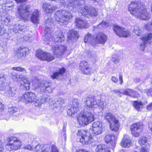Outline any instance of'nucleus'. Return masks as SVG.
Instances as JSON below:
<instances>
[{
    "instance_id": "nucleus-1",
    "label": "nucleus",
    "mask_w": 152,
    "mask_h": 152,
    "mask_svg": "<svg viewBox=\"0 0 152 152\" xmlns=\"http://www.w3.org/2000/svg\"><path fill=\"white\" fill-rule=\"evenodd\" d=\"M128 8L131 14L140 19L148 20L151 17L146 6L144 4L139 3L138 1L131 2Z\"/></svg>"
},
{
    "instance_id": "nucleus-2",
    "label": "nucleus",
    "mask_w": 152,
    "mask_h": 152,
    "mask_svg": "<svg viewBox=\"0 0 152 152\" xmlns=\"http://www.w3.org/2000/svg\"><path fill=\"white\" fill-rule=\"evenodd\" d=\"M115 132V134H106L104 137L105 142L108 144L109 147L105 145H98L95 149V152H111L110 148H114L115 146V141L119 135V130Z\"/></svg>"
},
{
    "instance_id": "nucleus-3",
    "label": "nucleus",
    "mask_w": 152,
    "mask_h": 152,
    "mask_svg": "<svg viewBox=\"0 0 152 152\" xmlns=\"http://www.w3.org/2000/svg\"><path fill=\"white\" fill-rule=\"evenodd\" d=\"M78 123L81 125H86L94 121V115L91 112L83 110L77 118Z\"/></svg>"
},
{
    "instance_id": "nucleus-4",
    "label": "nucleus",
    "mask_w": 152,
    "mask_h": 152,
    "mask_svg": "<svg viewBox=\"0 0 152 152\" xmlns=\"http://www.w3.org/2000/svg\"><path fill=\"white\" fill-rule=\"evenodd\" d=\"M104 118L109 124L110 128L111 131L117 132L119 130V121L113 113L111 112L106 113L104 115Z\"/></svg>"
},
{
    "instance_id": "nucleus-5",
    "label": "nucleus",
    "mask_w": 152,
    "mask_h": 152,
    "mask_svg": "<svg viewBox=\"0 0 152 152\" xmlns=\"http://www.w3.org/2000/svg\"><path fill=\"white\" fill-rule=\"evenodd\" d=\"M56 20L60 24H66L72 18L71 14L65 10H57L55 14Z\"/></svg>"
},
{
    "instance_id": "nucleus-6",
    "label": "nucleus",
    "mask_w": 152,
    "mask_h": 152,
    "mask_svg": "<svg viewBox=\"0 0 152 152\" xmlns=\"http://www.w3.org/2000/svg\"><path fill=\"white\" fill-rule=\"evenodd\" d=\"M77 135L80 142L83 144H91L95 141L91 134L87 130L83 129L78 130Z\"/></svg>"
},
{
    "instance_id": "nucleus-7",
    "label": "nucleus",
    "mask_w": 152,
    "mask_h": 152,
    "mask_svg": "<svg viewBox=\"0 0 152 152\" xmlns=\"http://www.w3.org/2000/svg\"><path fill=\"white\" fill-rule=\"evenodd\" d=\"M144 124L140 122L133 123L130 126V130L133 136L137 137L143 133L144 129Z\"/></svg>"
},
{
    "instance_id": "nucleus-8",
    "label": "nucleus",
    "mask_w": 152,
    "mask_h": 152,
    "mask_svg": "<svg viewBox=\"0 0 152 152\" xmlns=\"http://www.w3.org/2000/svg\"><path fill=\"white\" fill-rule=\"evenodd\" d=\"M6 146L8 150H17L20 148L22 145L21 141L16 137L8 138Z\"/></svg>"
},
{
    "instance_id": "nucleus-9",
    "label": "nucleus",
    "mask_w": 152,
    "mask_h": 152,
    "mask_svg": "<svg viewBox=\"0 0 152 152\" xmlns=\"http://www.w3.org/2000/svg\"><path fill=\"white\" fill-rule=\"evenodd\" d=\"M45 37L47 39L49 42L52 40V34L53 31V22L50 17H48L45 20Z\"/></svg>"
},
{
    "instance_id": "nucleus-10",
    "label": "nucleus",
    "mask_w": 152,
    "mask_h": 152,
    "mask_svg": "<svg viewBox=\"0 0 152 152\" xmlns=\"http://www.w3.org/2000/svg\"><path fill=\"white\" fill-rule=\"evenodd\" d=\"M36 81L38 82V85L37 87L39 88L42 94H43L44 92L51 93L52 92L53 88L51 87L50 84L48 82L43 81L39 83L38 80L35 78V80L33 81V83Z\"/></svg>"
},
{
    "instance_id": "nucleus-11",
    "label": "nucleus",
    "mask_w": 152,
    "mask_h": 152,
    "mask_svg": "<svg viewBox=\"0 0 152 152\" xmlns=\"http://www.w3.org/2000/svg\"><path fill=\"white\" fill-rule=\"evenodd\" d=\"M17 12L21 18L26 20L29 19L30 15L28 7L25 5L19 6Z\"/></svg>"
},
{
    "instance_id": "nucleus-12",
    "label": "nucleus",
    "mask_w": 152,
    "mask_h": 152,
    "mask_svg": "<svg viewBox=\"0 0 152 152\" xmlns=\"http://www.w3.org/2000/svg\"><path fill=\"white\" fill-rule=\"evenodd\" d=\"M113 29L115 34L120 37L126 38L131 34L130 32L128 30L117 25H114Z\"/></svg>"
},
{
    "instance_id": "nucleus-13",
    "label": "nucleus",
    "mask_w": 152,
    "mask_h": 152,
    "mask_svg": "<svg viewBox=\"0 0 152 152\" xmlns=\"http://www.w3.org/2000/svg\"><path fill=\"white\" fill-rule=\"evenodd\" d=\"M36 55L39 59L42 61L49 62L54 59V56L50 53L40 50L37 51Z\"/></svg>"
},
{
    "instance_id": "nucleus-14",
    "label": "nucleus",
    "mask_w": 152,
    "mask_h": 152,
    "mask_svg": "<svg viewBox=\"0 0 152 152\" xmlns=\"http://www.w3.org/2000/svg\"><path fill=\"white\" fill-rule=\"evenodd\" d=\"M79 69L81 73L84 75H89L93 73L91 68L87 62L83 61L79 64Z\"/></svg>"
},
{
    "instance_id": "nucleus-15",
    "label": "nucleus",
    "mask_w": 152,
    "mask_h": 152,
    "mask_svg": "<svg viewBox=\"0 0 152 152\" xmlns=\"http://www.w3.org/2000/svg\"><path fill=\"white\" fill-rule=\"evenodd\" d=\"M36 152H58L56 147L53 145L52 147L48 145H38L35 147Z\"/></svg>"
},
{
    "instance_id": "nucleus-16",
    "label": "nucleus",
    "mask_w": 152,
    "mask_h": 152,
    "mask_svg": "<svg viewBox=\"0 0 152 152\" xmlns=\"http://www.w3.org/2000/svg\"><path fill=\"white\" fill-rule=\"evenodd\" d=\"M35 94L32 92H28L24 94L22 96L19 98V100L25 102H34L36 99Z\"/></svg>"
},
{
    "instance_id": "nucleus-17",
    "label": "nucleus",
    "mask_w": 152,
    "mask_h": 152,
    "mask_svg": "<svg viewBox=\"0 0 152 152\" xmlns=\"http://www.w3.org/2000/svg\"><path fill=\"white\" fill-rule=\"evenodd\" d=\"M93 133L95 136L101 134L103 132V127L102 123L99 121L94 122L92 125Z\"/></svg>"
},
{
    "instance_id": "nucleus-18",
    "label": "nucleus",
    "mask_w": 152,
    "mask_h": 152,
    "mask_svg": "<svg viewBox=\"0 0 152 152\" xmlns=\"http://www.w3.org/2000/svg\"><path fill=\"white\" fill-rule=\"evenodd\" d=\"M53 52L55 55L57 56L62 55L65 52L67 48V47L64 45H59L58 46H52Z\"/></svg>"
},
{
    "instance_id": "nucleus-19",
    "label": "nucleus",
    "mask_w": 152,
    "mask_h": 152,
    "mask_svg": "<svg viewBox=\"0 0 152 152\" xmlns=\"http://www.w3.org/2000/svg\"><path fill=\"white\" fill-rule=\"evenodd\" d=\"M25 26L20 25L18 24H16L13 26H10L8 30V33H17L19 31H24L23 30L25 28Z\"/></svg>"
},
{
    "instance_id": "nucleus-20",
    "label": "nucleus",
    "mask_w": 152,
    "mask_h": 152,
    "mask_svg": "<svg viewBox=\"0 0 152 152\" xmlns=\"http://www.w3.org/2000/svg\"><path fill=\"white\" fill-rule=\"evenodd\" d=\"M95 39L98 40L97 44H104L107 40V36L102 32H99Z\"/></svg>"
},
{
    "instance_id": "nucleus-21",
    "label": "nucleus",
    "mask_w": 152,
    "mask_h": 152,
    "mask_svg": "<svg viewBox=\"0 0 152 152\" xmlns=\"http://www.w3.org/2000/svg\"><path fill=\"white\" fill-rule=\"evenodd\" d=\"M122 94L134 98H137L138 96H140L138 92L129 88L124 90Z\"/></svg>"
},
{
    "instance_id": "nucleus-22",
    "label": "nucleus",
    "mask_w": 152,
    "mask_h": 152,
    "mask_svg": "<svg viewBox=\"0 0 152 152\" xmlns=\"http://www.w3.org/2000/svg\"><path fill=\"white\" fill-rule=\"evenodd\" d=\"M132 143V141L129 137L127 135H124L123 138L121 142V145L124 148L129 147Z\"/></svg>"
},
{
    "instance_id": "nucleus-23",
    "label": "nucleus",
    "mask_w": 152,
    "mask_h": 152,
    "mask_svg": "<svg viewBox=\"0 0 152 152\" xmlns=\"http://www.w3.org/2000/svg\"><path fill=\"white\" fill-rule=\"evenodd\" d=\"M28 48L26 47L19 48L16 52V55L19 58L24 57L28 51Z\"/></svg>"
},
{
    "instance_id": "nucleus-24",
    "label": "nucleus",
    "mask_w": 152,
    "mask_h": 152,
    "mask_svg": "<svg viewBox=\"0 0 152 152\" xmlns=\"http://www.w3.org/2000/svg\"><path fill=\"white\" fill-rule=\"evenodd\" d=\"M53 37H54V41H53V39H52L53 44L57 42L58 43L62 42L64 40V35L60 31H57Z\"/></svg>"
},
{
    "instance_id": "nucleus-25",
    "label": "nucleus",
    "mask_w": 152,
    "mask_h": 152,
    "mask_svg": "<svg viewBox=\"0 0 152 152\" xmlns=\"http://www.w3.org/2000/svg\"><path fill=\"white\" fill-rule=\"evenodd\" d=\"M87 106L91 108H95L97 103L94 97H88L86 101Z\"/></svg>"
},
{
    "instance_id": "nucleus-26",
    "label": "nucleus",
    "mask_w": 152,
    "mask_h": 152,
    "mask_svg": "<svg viewBox=\"0 0 152 152\" xmlns=\"http://www.w3.org/2000/svg\"><path fill=\"white\" fill-rule=\"evenodd\" d=\"M140 39L143 42V45L145 46L146 44H151L152 40V33L145 34L144 35L140 38Z\"/></svg>"
},
{
    "instance_id": "nucleus-27",
    "label": "nucleus",
    "mask_w": 152,
    "mask_h": 152,
    "mask_svg": "<svg viewBox=\"0 0 152 152\" xmlns=\"http://www.w3.org/2000/svg\"><path fill=\"white\" fill-rule=\"evenodd\" d=\"M39 12L37 10H35L32 13L31 20L34 23L38 24L39 22Z\"/></svg>"
},
{
    "instance_id": "nucleus-28",
    "label": "nucleus",
    "mask_w": 152,
    "mask_h": 152,
    "mask_svg": "<svg viewBox=\"0 0 152 152\" xmlns=\"http://www.w3.org/2000/svg\"><path fill=\"white\" fill-rule=\"evenodd\" d=\"M56 6L46 2L43 4L42 7L43 10L47 13L52 12L56 9Z\"/></svg>"
},
{
    "instance_id": "nucleus-29",
    "label": "nucleus",
    "mask_w": 152,
    "mask_h": 152,
    "mask_svg": "<svg viewBox=\"0 0 152 152\" xmlns=\"http://www.w3.org/2000/svg\"><path fill=\"white\" fill-rule=\"evenodd\" d=\"M76 110V103L75 101L74 100L73 101L72 105L71 108L68 109L67 110V113L71 116L75 117V111Z\"/></svg>"
},
{
    "instance_id": "nucleus-30",
    "label": "nucleus",
    "mask_w": 152,
    "mask_h": 152,
    "mask_svg": "<svg viewBox=\"0 0 152 152\" xmlns=\"http://www.w3.org/2000/svg\"><path fill=\"white\" fill-rule=\"evenodd\" d=\"M76 110V103L75 101L74 100L73 101L72 105L71 108L68 109L67 110V113L71 116L75 117V111Z\"/></svg>"
},
{
    "instance_id": "nucleus-31",
    "label": "nucleus",
    "mask_w": 152,
    "mask_h": 152,
    "mask_svg": "<svg viewBox=\"0 0 152 152\" xmlns=\"http://www.w3.org/2000/svg\"><path fill=\"white\" fill-rule=\"evenodd\" d=\"M66 69L63 67L59 69L58 72L54 73L52 75H51L53 79H59V77L62 76L63 74L65 72Z\"/></svg>"
},
{
    "instance_id": "nucleus-32",
    "label": "nucleus",
    "mask_w": 152,
    "mask_h": 152,
    "mask_svg": "<svg viewBox=\"0 0 152 152\" xmlns=\"http://www.w3.org/2000/svg\"><path fill=\"white\" fill-rule=\"evenodd\" d=\"M88 27L86 22L82 19H77V27L81 29L86 28Z\"/></svg>"
},
{
    "instance_id": "nucleus-33",
    "label": "nucleus",
    "mask_w": 152,
    "mask_h": 152,
    "mask_svg": "<svg viewBox=\"0 0 152 152\" xmlns=\"http://www.w3.org/2000/svg\"><path fill=\"white\" fill-rule=\"evenodd\" d=\"M76 37V31L72 30L69 32L67 36L68 41L71 43L75 40Z\"/></svg>"
},
{
    "instance_id": "nucleus-34",
    "label": "nucleus",
    "mask_w": 152,
    "mask_h": 152,
    "mask_svg": "<svg viewBox=\"0 0 152 152\" xmlns=\"http://www.w3.org/2000/svg\"><path fill=\"white\" fill-rule=\"evenodd\" d=\"M81 6H82V5H81ZM89 7L87 6L79 7V12L83 16H88L89 15Z\"/></svg>"
},
{
    "instance_id": "nucleus-35",
    "label": "nucleus",
    "mask_w": 152,
    "mask_h": 152,
    "mask_svg": "<svg viewBox=\"0 0 152 152\" xmlns=\"http://www.w3.org/2000/svg\"><path fill=\"white\" fill-rule=\"evenodd\" d=\"M143 104L141 101H138L137 100L133 101V107L137 111H140L143 108Z\"/></svg>"
},
{
    "instance_id": "nucleus-36",
    "label": "nucleus",
    "mask_w": 152,
    "mask_h": 152,
    "mask_svg": "<svg viewBox=\"0 0 152 152\" xmlns=\"http://www.w3.org/2000/svg\"><path fill=\"white\" fill-rule=\"evenodd\" d=\"M11 18V16L7 14L1 15V23L3 24L6 25L10 22Z\"/></svg>"
},
{
    "instance_id": "nucleus-37",
    "label": "nucleus",
    "mask_w": 152,
    "mask_h": 152,
    "mask_svg": "<svg viewBox=\"0 0 152 152\" xmlns=\"http://www.w3.org/2000/svg\"><path fill=\"white\" fill-rule=\"evenodd\" d=\"M11 77L12 79L15 81H20L22 79H25V75H16L15 73L13 72L12 74Z\"/></svg>"
},
{
    "instance_id": "nucleus-38",
    "label": "nucleus",
    "mask_w": 152,
    "mask_h": 152,
    "mask_svg": "<svg viewBox=\"0 0 152 152\" xmlns=\"http://www.w3.org/2000/svg\"><path fill=\"white\" fill-rule=\"evenodd\" d=\"M7 93L9 97H13L15 94L16 89L14 87H10L7 86Z\"/></svg>"
},
{
    "instance_id": "nucleus-39",
    "label": "nucleus",
    "mask_w": 152,
    "mask_h": 152,
    "mask_svg": "<svg viewBox=\"0 0 152 152\" xmlns=\"http://www.w3.org/2000/svg\"><path fill=\"white\" fill-rule=\"evenodd\" d=\"M21 81H23L21 83V85H23L26 90H29L30 88V83L28 80V78L25 76V79H22Z\"/></svg>"
},
{
    "instance_id": "nucleus-40",
    "label": "nucleus",
    "mask_w": 152,
    "mask_h": 152,
    "mask_svg": "<svg viewBox=\"0 0 152 152\" xmlns=\"http://www.w3.org/2000/svg\"><path fill=\"white\" fill-rule=\"evenodd\" d=\"M147 142L148 140L147 137L144 136H142L140 137L138 140V143L141 146L146 145Z\"/></svg>"
},
{
    "instance_id": "nucleus-41",
    "label": "nucleus",
    "mask_w": 152,
    "mask_h": 152,
    "mask_svg": "<svg viewBox=\"0 0 152 152\" xmlns=\"http://www.w3.org/2000/svg\"><path fill=\"white\" fill-rule=\"evenodd\" d=\"M88 10L89 15L93 17L96 16L97 15V12L95 8L89 7Z\"/></svg>"
},
{
    "instance_id": "nucleus-42",
    "label": "nucleus",
    "mask_w": 152,
    "mask_h": 152,
    "mask_svg": "<svg viewBox=\"0 0 152 152\" xmlns=\"http://www.w3.org/2000/svg\"><path fill=\"white\" fill-rule=\"evenodd\" d=\"M133 31L135 34L138 36H141L142 33V31L139 26H134Z\"/></svg>"
},
{
    "instance_id": "nucleus-43",
    "label": "nucleus",
    "mask_w": 152,
    "mask_h": 152,
    "mask_svg": "<svg viewBox=\"0 0 152 152\" xmlns=\"http://www.w3.org/2000/svg\"><path fill=\"white\" fill-rule=\"evenodd\" d=\"M6 7L9 8L10 10L13 9V6L14 5V3L10 1H6L3 2Z\"/></svg>"
},
{
    "instance_id": "nucleus-44",
    "label": "nucleus",
    "mask_w": 152,
    "mask_h": 152,
    "mask_svg": "<svg viewBox=\"0 0 152 152\" xmlns=\"http://www.w3.org/2000/svg\"><path fill=\"white\" fill-rule=\"evenodd\" d=\"M42 102H47L50 103L52 101V99H50V96L47 95H44L42 98Z\"/></svg>"
},
{
    "instance_id": "nucleus-45",
    "label": "nucleus",
    "mask_w": 152,
    "mask_h": 152,
    "mask_svg": "<svg viewBox=\"0 0 152 152\" xmlns=\"http://www.w3.org/2000/svg\"><path fill=\"white\" fill-rule=\"evenodd\" d=\"M12 69L13 70L19 72H24L25 73L26 72V70L24 68L20 66L13 67Z\"/></svg>"
},
{
    "instance_id": "nucleus-46",
    "label": "nucleus",
    "mask_w": 152,
    "mask_h": 152,
    "mask_svg": "<svg viewBox=\"0 0 152 152\" xmlns=\"http://www.w3.org/2000/svg\"><path fill=\"white\" fill-rule=\"evenodd\" d=\"M18 110V108L14 106L10 107L8 109V111L11 114H13L15 113Z\"/></svg>"
},
{
    "instance_id": "nucleus-47",
    "label": "nucleus",
    "mask_w": 152,
    "mask_h": 152,
    "mask_svg": "<svg viewBox=\"0 0 152 152\" xmlns=\"http://www.w3.org/2000/svg\"><path fill=\"white\" fill-rule=\"evenodd\" d=\"M92 38V36L90 34H88L86 35L84 38V41L85 43H87Z\"/></svg>"
},
{
    "instance_id": "nucleus-48",
    "label": "nucleus",
    "mask_w": 152,
    "mask_h": 152,
    "mask_svg": "<svg viewBox=\"0 0 152 152\" xmlns=\"http://www.w3.org/2000/svg\"><path fill=\"white\" fill-rule=\"evenodd\" d=\"M1 23L0 21V35L3 34L6 32V29L3 27V26L1 25Z\"/></svg>"
},
{
    "instance_id": "nucleus-49",
    "label": "nucleus",
    "mask_w": 152,
    "mask_h": 152,
    "mask_svg": "<svg viewBox=\"0 0 152 152\" xmlns=\"http://www.w3.org/2000/svg\"><path fill=\"white\" fill-rule=\"evenodd\" d=\"M35 105L36 106H39L41 105L42 104L43 102H42V98L40 100V99H35Z\"/></svg>"
},
{
    "instance_id": "nucleus-50",
    "label": "nucleus",
    "mask_w": 152,
    "mask_h": 152,
    "mask_svg": "<svg viewBox=\"0 0 152 152\" xmlns=\"http://www.w3.org/2000/svg\"><path fill=\"white\" fill-rule=\"evenodd\" d=\"M146 109L149 111L152 110V102L146 106Z\"/></svg>"
},
{
    "instance_id": "nucleus-51",
    "label": "nucleus",
    "mask_w": 152,
    "mask_h": 152,
    "mask_svg": "<svg viewBox=\"0 0 152 152\" xmlns=\"http://www.w3.org/2000/svg\"><path fill=\"white\" fill-rule=\"evenodd\" d=\"M112 61L114 63L116 64L119 62V59L118 57H113L112 58Z\"/></svg>"
},
{
    "instance_id": "nucleus-52",
    "label": "nucleus",
    "mask_w": 152,
    "mask_h": 152,
    "mask_svg": "<svg viewBox=\"0 0 152 152\" xmlns=\"http://www.w3.org/2000/svg\"><path fill=\"white\" fill-rule=\"evenodd\" d=\"M111 80L114 83H117L118 81V78L115 76H113L111 77Z\"/></svg>"
},
{
    "instance_id": "nucleus-53",
    "label": "nucleus",
    "mask_w": 152,
    "mask_h": 152,
    "mask_svg": "<svg viewBox=\"0 0 152 152\" xmlns=\"http://www.w3.org/2000/svg\"><path fill=\"white\" fill-rule=\"evenodd\" d=\"M101 24L102 25V27H108V23L106 21H102L101 22L99 23V24L100 25Z\"/></svg>"
},
{
    "instance_id": "nucleus-54",
    "label": "nucleus",
    "mask_w": 152,
    "mask_h": 152,
    "mask_svg": "<svg viewBox=\"0 0 152 152\" xmlns=\"http://www.w3.org/2000/svg\"><path fill=\"white\" fill-rule=\"evenodd\" d=\"M74 1L72 2H70L69 4V6H72L73 8H75V1L76 0H73Z\"/></svg>"
},
{
    "instance_id": "nucleus-55",
    "label": "nucleus",
    "mask_w": 152,
    "mask_h": 152,
    "mask_svg": "<svg viewBox=\"0 0 152 152\" xmlns=\"http://www.w3.org/2000/svg\"><path fill=\"white\" fill-rule=\"evenodd\" d=\"M134 152H137V151H134ZM140 152H148V148H145L144 147H142L140 150Z\"/></svg>"
},
{
    "instance_id": "nucleus-56",
    "label": "nucleus",
    "mask_w": 152,
    "mask_h": 152,
    "mask_svg": "<svg viewBox=\"0 0 152 152\" xmlns=\"http://www.w3.org/2000/svg\"><path fill=\"white\" fill-rule=\"evenodd\" d=\"M119 79L120 81V84L121 85H122L123 83V76L122 75L120 74L119 75Z\"/></svg>"
},
{
    "instance_id": "nucleus-57",
    "label": "nucleus",
    "mask_w": 152,
    "mask_h": 152,
    "mask_svg": "<svg viewBox=\"0 0 152 152\" xmlns=\"http://www.w3.org/2000/svg\"><path fill=\"white\" fill-rule=\"evenodd\" d=\"M4 80V78L2 75L0 74V86L3 84V80Z\"/></svg>"
},
{
    "instance_id": "nucleus-58",
    "label": "nucleus",
    "mask_w": 152,
    "mask_h": 152,
    "mask_svg": "<svg viewBox=\"0 0 152 152\" xmlns=\"http://www.w3.org/2000/svg\"><path fill=\"white\" fill-rule=\"evenodd\" d=\"M23 39L25 41H31L30 39H31V37H30V36L28 35L24 36L23 37Z\"/></svg>"
},
{
    "instance_id": "nucleus-59",
    "label": "nucleus",
    "mask_w": 152,
    "mask_h": 152,
    "mask_svg": "<svg viewBox=\"0 0 152 152\" xmlns=\"http://www.w3.org/2000/svg\"><path fill=\"white\" fill-rule=\"evenodd\" d=\"M57 101L58 102H59V104H63L64 102V100L61 98H59L58 99Z\"/></svg>"
},
{
    "instance_id": "nucleus-60",
    "label": "nucleus",
    "mask_w": 152,
    "mask_h": 152,
    "mask_svg": "<svg viewBox=\"0 0 152 152\" xmlns=\"http://www.w3.org/2000/svg\"><path fill=\"white\" fill-rule=\"evenodd\" d=\"M77 152H90L89 151L87 150L86 149H80L77 151Z\"/></svg>"
},
{
    "instance_id": "nucleus-61",
    "label": "nucleus",
    "mask_w": 152,
    "mask_h": 152,
    "mask_svg": "<svg viewBox=\"0 0 152 152\" xmlns=\"http://www.w3.org/2000/svg\"><path fill=\"white\" fill-rule=\"evenodd\" d=\"M24 149L26 150H30L32 149V147L30 145H26L24 147Z\"/></svg>"
},
{
    "instance_id": "nucleus-62",
    "label": "nucleus",
    "mask_w": 152,
    "mask_h": 152,
    "mask_svg": "<svg viewBox=\"0 0 152 152\" xmlns=\"http://www.w3.org/2000/svg\"><path fill=\"white\" fill-rule=\"evenodd\" d=\"M4 149V146L2 142L0 141V152L2 151Z\"/></svg>"
},
{
    "instance_id": "nucleus-63",
    "label": "nucleus",
    "mask_w": 152,
    "mask_h": 152,
    "mask_svg": "<svg viewBox=\"0 0 152 152\" xmlns=\"http://www.w3.org/2000/svg\"><path fill=\"white\" fill-rule=\"evenodd\" d=\"M17 3H23L25 2L26 0H15Z\"/></svg>"
},
{
    "instance_id": "nucleus-64",
    "label": "nucleus",
    "mask_w": 152,
    "mask_h": 152,
    "mask_svg": "<svg viewBox=\"0 0 152 152\" xmlns=\"http://www.w3.org/2000/svg\"><path fill=\"white\" fill-rule=\"evenodd\" d=\"M3 105L1 102H0V111H2L3 109Z\"/></svg>"
}]
</instances>
